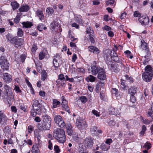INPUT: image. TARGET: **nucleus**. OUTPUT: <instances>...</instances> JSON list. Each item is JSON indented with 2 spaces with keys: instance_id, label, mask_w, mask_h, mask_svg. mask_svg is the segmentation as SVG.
<instances>
[{
  "instance_id": "obj_30",
  "label": "nucleus",
  "mask_w": 153,
  "mask_h": 153,
  "mask_svg": "<svg viewBox=\"0 0 153 153\" xmlns=\"http://www.w3.org/2000/svg\"><path fill=\"white\" fill-rule=\"evenodd\" d=\"M86 32L89 35V36H93L94 34V31L90 27L87 28Z\"/></svg>"
},
{
  "instance_id": "obj_52",
  "label": "nucleus",
  "mask_w": 153,
  "mask_h": 153,
  "mask_svg": "<svg viewBox=\"0 0 153 153\" xmlns=\"http://www.w3.org/2000/svg\"><path fill=\"white\" fill-rule=\"evenodd\" d=\"M110 52V55L111 58H112L113 57H116L117 56V53L114 51H111Z\"/></svg>"
},
{
  "instance_id": "obj_54",
  "label": "nucleus",
  "mask_w": 153,
  "mask_h": 153,
  "mask_svg": "<svg viewBox=\"0 0 153 153\" xmlns=\"http://www.w3.org/2000/svg\"><path fill=\"white\" fill-rule=\"evenodd\" d=\"M37 47L35 45H33L31 48V51L32 52L35 53L37 49Z\"/></svg>"
},
{
  "instance_id": "obj_22",
  "label": "nucleus",
  "mask_w": 153,
  "mask_h": 153,
  "mask_svg": "<svg viewBox=\"0 0 153 153\" xmlns=\"http://www.w3.org/2000/svg\"><path fill=\"white\" fill-rule=\"evenodd\" d=\"M136 89L135 86L131 87L128 90L129 93L131 95H134L136 93Z\"/></svg>"
},
{
  "instance_id": "obj_40",
  "label": "nucleus",
  "mask_w": 153,
  "mask_h": 153,
  "mask_svg": "<svg viewBox=\"0 0 153 153\" xmlns=\"http://www.w3.org/2000/svg\"><path fill=\"white\" fill-rule=\"evenodd\" d=\"M142 56H144V58L146 59L143 62V63L144 65H146L147 64L148 62L149 61V58L150 56H149L148 57H146V54H145L144 55H142Z\"/></svg>"
},
{
  "instance_id": "obj_20",
  "label": "nucleus",
  "mask_w": 153,
  "mask_h": 153,
  "mask_svg": "<svg viewBox=\"0 0 153 153\" xmlns=\"http://www.w3.org/2000/svg\"><path fill=\"white\" fill-rule=\"evenodd\" d=\"M29 7L27 5H25L21 7L19 10L20 12H27L29 10Z\"/></svg>"
},
{
  "instance_id": "obj_14",
  "label": "nucleus",
  "mask_w": 153,
  "mask_h": 153,
  "mask_svg": "<svg viewBox=\"0 0 153 153\" xmlns=\"http://www.w3.org/2000/svg\"><path fill=\"white\" fill-rule=\"evenodd\" d=\"M92 74L94 75H96L98 73H99V70L102 68H98L95 65H93L91 67Z\"/></svg>"
},
{
  "instance_id": "obj_37",
  "label": "nucleus",
  "mask_w": 153,
  "mask_h": 153,
  "mask_svg": "<svg viewBox=\"0 0 153 153\" xmlns=\"http://www.w3.org/2000/svg\"><path fill=\"white\" fill-rule=\"evenodd\" d=\"M47 75V73L45 71H42V79L43 81H44L46 78Z\"/></svg>"
},
{
  "instance_id": "obj_10",
  "label": "nucleus",
  "mask_w": 153,
  "mask_h": 153,
  "mask_svg": "<svg viewBox=\"0 0 153 153\" xmlns=\"http://www.w3.org/2000/svg\"><path fill=\"white\" fill-rule=\"evenodd\" d=\"M14 41H13V43L12 44H15V46L18 48L23 44L24 42V40L22 38H19L17 37H14Z\"/></svg>"
},
{
  "instance_id": "obj_8",
  "label": "nucleus",
  "mask_w": 153,
  "mask_h": 153,
  "mask_svg": "<svg viewBox=\"0 0 153 153\" xmlns=\"http://www.w3.org/2000/svg\"><path fill=\"white\" fill-rule=\"evenodd\" d=\"M76 126L79 129L85 128L87 127L86 122L80 120H77L76 122Z\"/></svg>"
},
{
  "instance_id": "obj_46",
  "label": "nucleus",
  "mask_w": 153,
  "mask_h": 153,
  "mask_svg": "<svg viewBox=\"0 0 153 153\" xmlns=\"http://www.w3.org/2000/svg\"><path fill=\"white\" fill-rule=\"evenodd\" d=\"M45 56V54L43 52H40L39 54V58L40 60H42L43 59Z\"/></svg>"
},
{
  "instance_id": "obj_45",
  "label": "nucleus",
  "mask_w": 153,
  "mask_h": 153,
  "mask_svg": "<svg viewBox=\"0 0 153 153\" xmlns=\"http://www.w3.org/2000/svg\"><path fill=\"white\" fill-rule=\"evenodd\" d=\"M80 99L81 101L84 103H85L87 100V99L86 97L84 96L80 97Z\"/></svg>"
},
{
  "instance_id": "obj_17",
  "label": "nucleus",
  "mask_w": 153,
  "mask_h": 153,
  "mask_svg": "<svg viewBox=\"0 0 153 153\" xmlns=\"http://www.w3.org/2000/svg\"><path fill=\"white\" fill-rule=\"evenodd\" d=\"M4 88L5 90L6 94L8 95L9 93V94L11 96H13V93L11 92V89L7 85L5 84L4 86Z\"/></svg>"
},
{
  "instance_id": "obj_34",
  "label": "nucleus",
  "mask_w": 153,
  "mask_h": 153,
  "mask_svg": "<svg viewBox=\"0 0 153 153\" xmlns=\"http://www.w3.org/2000/svg\"><path fill=\"white\" fill-rule=\"evenodd\" d=\"M11 128L8 126H6L3 130L5 133L10 134L11 133Z\"/></svg>"
},
{
  "instance_id": "obj_1",
  "label": "nucleus",
  "mask_w": 153,
  "mask_h": 153,
  "mask_svg": "<svg viewBox=\"0 0 153 153\" xmlns=\"http://www.w3.org/2000/svg\"><path fill=\"white\" fill-rule=\"evenodd\" d=\"M42 118V121L38 124V129L40 131L49 130L51 126V118L48 115L43 116Z\"/></svg>"
},
{
  "instance_id": "obj_32",
  "label": "nucleus",
  "mask_w": 153,
  "mask_h": 153,
  "mask_svg": "<svg viewBox=\"0 0 153 153\" xmlns=\"http://www.w3.org/2000/svg\"><path fill=\"white\" fill-rule=\"evenodd\" d=\"M46 11L49 15H52L54 12L53 9L50 7H48L46 10Z\"/></svg>"
},
{
  "instance_id": "obj_35",
  "label": "nucleus",
  "mask_w": 153,
  "mask_h": 153,
  "mask_svg": "<svg viewBox=\"0 0 153 153\" xmlns=\"http://www.w3.org/2000/svg\"><path fill=\"white\" fill-rule=\"evenodd\" d=\"M96 78V77L90 75L87 78V80H88L89 81L92 82L95 81Z\"/></svg>"
},
{
  "instance_id": "obj_23",
  "label": "nucleus",
  "mask_w": 153,
  "mask_h": 153,
  "mask_svg": "<svg viewBox=\"0 0 153 153\" xmlns=\"http://www.w3.org/2000/svg\"><path fill=\"white\" fill-rule=\"evenodd\" d=\"M36 15L39 17L40 20H42L43 19L44 15L42 11L40 10H37L36 11Z\"/></svg>"
},
{
  "instance_id": "obj_33",
  "label": "nucleus",
  "mask_w": 153,
  "mask_h": 153,
  "mask_svg": "<svg viewBox=\"0 0 153 153\" xmlns=\"http://www.w3.org/2000/svg\"><path fill=\"white\" fill-rule=\"evenodd\" d=\"M22 24L24 27L27 28L31 27L32 25L31 23L29 22H23Z\"/></svg>"
},
{
  "instance_id": "obj_41",
  "label": "nucleus",
  "mask_w": 153,
  "mask_h": 153,
  "mask_svg": "<svg viewBox=\"0 0 153 153\" xmlns=\"http://www.w3.org/2000/svg\"><path fill=\"white\" fill-rule=\"evenodd\" d=\"M124 53L130 59H132L133 57V56L131 55V52L128 50L124 52Z\"/></svg>"
},
{
  "instance_id": "obj_31",
  "label": "nucleus",
  "mask_w": 153,
  "mask_h": 153,
  "mask_svg": "<svg viewBox=\"0 0 153 153\" xmlns=\"http://www.w3.org/2000/svg\"><path fill=\"white\" fill-rule=\"evenodd\" d=\"M110 146H107L105 145L104 143H102L101 144L100 146V148L101 149L104 151H106L108 150Z\"/></svg>"
},
{
  "instance_id": "obj_49",
  "label": "nucleus",
  "mask_w": 153,
  "mask_h": 153,
  "mask_svg": "<svg viewBox=\"0 0 153 153\" xmlns=\"http://www.w3.org/2000/svg\"><path fill=\"white\" fill-rule=\"evenodd\" d=\"M31 115L33 117L36 116L37 114H38V112L34 109H32L31 111Z\"/></svg>"
},
{
  "instance_id": "obj_2",
  "label": "nucleus",
  "mask_w": 153,
  "mask_h": 153,
  "mask_svg": "<svg viewBox=\"0 0 153 153\" xmlns=\"http://www.w3.org/2000/svg\"><path fill=\"white\" fill-rule=\"evenodd\" d=\"M53 136L59 143H63L65 140V133L61 128H56L53 131Z\"/></svg>"
},
{
  "instance_id": "obj_38",
  "label": "nucleus",
  "mask_w": 153,
  "mask_h": 153,
  "mask_svg": "<svg viewBox=\"0 0 153 153\" xmlns=\"http://www.w3.org/2000/svg\"><path fill=\"white\" fill-rule=\"evenodd\" d=\"M114 0H108L106 2V4L107 6H114Z\"/></svg>"
},
{
  "instance_id": "obj_50",
  "label": "nucleus",
  "mask_w": 153,
  "mask_h": 153,
  "mask_svg": "<svg viewBox=\"0 0 153 153\" xmlns=\"http://www.w3.org/2000/svg\"><path fill=\"white\" fill-rule=\"evenodd\" d=\"M153 120L151 119L150 120L145 119L143 120V123L144 124H149Z\"/></svg>"
},
{
  "instance_id": "obj_62",
  "label": "nucleus",
  "mask_w": 153,
  "mask_h": 153,
  "mask_svg": "<svg viewBox=\"0 0 153 153\" xmlns=\"http://www.w3.org/2000/svg\"><path fill=\"white\" fill-rule=\"evenodd\" d=\"M77 59L76 55L75 53H74L72 58V61L74 62H75L76 59Z\"/></svg>"
},
{
  "instance_id": "obj_61",
  "label": "nucleus",
  "mask_w": 153,
  "mask_h": 153,
  "mask_svg": "<svg viewBox=\"0 0 153 153\" xmlns=\"http://www.w3.org/2000/svg\"><path fill=\"white\" fill-rule=\"evenodd\" d=\"M43 27V25L42 24H39L38 26V30L40 31H41L42 30V29Z\"/></svg>"
},
{
  "instance_id": "obj_56",
  "label": "nucleus",
  "mask_w": 153,
  "mask_h": 153,
  "mask_svg": "<svg viewBox=\"0 0 153 153\" xmlns=\"http://www.w3.org/2000/svg\"><path fill=\"white\" fill-rule=\"evenodd\" d=\"M140 13L137 11H135L134 13V17H139L140 16Z\"/></svg>"
},
{
  "instance_id": "obj_51",
  "label": "nucleus",
  "mask_w": 153,
  "mask_h": 153,
  "mask_svg": "<svg viewBox=\"0 0 153 153\" xmlns=\"http://www.w3.org/2000/svg\"><path fill=\"white\" fill-rule=\"evenodd\" d=\"M62 108L64 110L67 111L68 113H71V111L69 110V108L68 107V106L67 105L65 106L64 105V106H63Z\"/></svg>"
},
{
  "instance_id": "obj_27",
  "label": "nucleus",
  "mask_w": 153,
  "mask_h": 153,
  "mask_svg": "<svg viewBox=\"0 0 153 153\" xmlns=\"http://www.w3.org/2000/svg\"><path fill=\"white\" fill-rule=\"evenodd\" d=\"M145 72H147L149 74L153 72V69L150 65H147L145 68Z\"/></svg>"
},
{
  "instance_id": "obj_6",
  "label": "nucleus",
  "mask_w": 153,
  "mask_h": 153,
  "mask_svg": "<svg viewBox=\"0 0 153 153\" xmlns=\"http://www.w3.org/2000/svg\"><path fill=\"white\" fill-rule=\"evenodd\" d=\"M62 61L60 56L56 54L53 57V64L55 68H57L62 63Z\"/></svg>"
},
{
  "instance_id": "obj_15",
  "label": "nucleus",
  "mask_w": 153,
  "mask_h": 153,
  "mask_svg": "<svg viewBox=\"0 0 153 153\" xmlns=\"http://www.w3.org/2000/svg\"><path fill=\"white\" fill-rule=\"evenodd\" d=\"M140 22L142 25H147L148 24L149 19L148 17H144L140 18L139 19Z\"/></svg>"
},
{
  "instance_id": "obj_16",
  "label": "nucleus",
  "mask_w": 153,
  "mask_h": 153,
  "mask_svg": "<svg viewBox=\"0 0 153 153\" xmlns=\"http://www.w3.org/2000/svg\"><path fill=\"white\" fill-rule=\"evenodd\" d=\"M89 51L94 53L97 54L100 53V51L97 47L93 46H90L88 48Z\"/></svg>"
},
{
  "instance_id": "obj_28",
  "label": "nucleus",
  "mask_w": 153,
  "mask_h": 153,
  "mask_svg": "<svg viewBox=\"0 0 153 153\" xmlns=\"http://www.w3.org/2000/svg\"><path fill=\"white\" fill-rule=\"evenodd\" d=\"M76 21L80 24H83V22L82 17L79 15H78L76 18Z\"/></svg>"
},
{
  "instance_id": "obj_42",
  "label": "nucleus",
  "mask_w": 153,
  "mask_h": 153,
  "mask_svg": "<svg viewBox=\"0 0 153 153\" xmlns=\"http://www.w3.org/2000/svg\"><path fill=\"white\" fill-rule=\"evenodd\" d=\"M153 112V111L152 109L149 110L147 114V116L150 117L151 118V119L152 120H153V116L152 115Z\"/></svg>"
},
{
  "instance_id": "obj_64",
  "label": "nucleus",
  "mask_w": 153,
  "mask_h": 153,
  "mask_svg": "<svg viewBox=\"0 0 153 153\" xmlns=\"http://www.w3.org/2000/svg\"><path fill=\"white\" fill-rule=\"evenodd\" d=\"M11 109L12 112H13L14 113H16L17 112V109L16 107L14 106H12L11 107Z\"/></svg>"
},
{
  "instance_id": "obj_21",
  "label": "nucleus",
  "mask_w": 153,
  "mask_h": 153,
  "mask_svg": "<svg viewBox=\"0 0 153 153\" xmlns=\"http://www.w3.org/2000/svg\"><path fill=\"white\" fill-rule=\"evenodd\" d=\"M72 127L70 124H68L67 128V133L69 135L71 136L72 135L73 130Z\"/></svg>"
},
{
  "instance_id": "obj_13",
  "label": "nucleus",
  "mask_w": 153,
  "mask_h": 153,
  "mask_svg": "<svg viewBox=\"0 0 153 153\" xmlns=\"http://www.w3.org/2000/svg\"><path fill=\"white\" fill-rule=\"evenodd\" d=\"M3 79L4 82L6 83L10 82L12 80L11 76L7 73L3 74Z\"/></svg>"
},
{
  "instance_id": "obj_11",
  "label": "nucleus",
  "mask_w": 153,
  "mask_h": 153,
  "mask_svg": "<svg viewBox=\"0 0 153 153\" xmlns=\"http://www.w3.org/2000/svg\"><path fill=\"white\" fill-rule=\"evenodd\" d=\"M93 139L90 137H86L85 139L84 144L85 147L88 148L92 146L93 144Z\"/></svg>"
},
{
  "instance_id": "obj_39",
  "label": "nucleus",
  "mask_w": 153,
  "mask_h": 153,
  "mask_svg": "<svg viewBox=\"0 0 153 153\" xmlns=\"http://www.w3.org/2000/svg\"><path fill=\"white\" fill-rule=\"evenodd\" d=\"M6 38L8 41L11 44L13 43V41H14V37L11 38L9 34H8L6 36Z\"/></svg>"
},
{
  "instance_id": "obj_3",
  "label": "nucleus",
  "mask_w": 153,
  "mask_h": 153,
  "mask_svg": "<svg viewBox=\"0 0 153 153\" xmlns=\"http://www.w3.org/2000/svg\"><path fill=\"white\" fill-rule=\"evenodd\" d=\"M142 44L141 47L142 49V51L140 53L141 55H144L146 54V57H148L150 55V53L149 52V48L147 44L144 42V40L141 41Z\"/></svg>"
},
{
  "instance_id": "obj_29",
  "label": "nucleus",
  "mask_w": 153,
  "mask_h": 153,
  "mask_svg": "<svg viewBox=\"0 0 153 153\" xmlns=\"http://www.w3.org/2000/svg\"><path fill=\"white\" fill-rule=\"evenodd\" d=\"M58 23L56 22H53L50 25V27L51 29H54L58 27Z\"/></svg>"
},
{
  "instance_id": "obj_44",
  "label": "nucleus",
  "mask_w": 153,
  "mask_h": 153,
  "mask_svg": "<svg viewBox=\"0 0 153 153\" xmlns=\"http://www.w3.org/2000/svg\"><path fill=\"white\" fill-rule=\"evenodd\" d=\"M20 15H19V14L18 13V15L16 16L15 18L14 19V22L16 23L17 24L19 22L20 19Z\"/></svg>"
},
{
  "instance_id": "obj_60",
  "label": "nucleus",
  "mask_w": 153,
  "mask_h": 153,
  "mask_svg": "<svg viewBox=\"0 0 153 153\" xmlns=\"http://www.w3.org/2000/svg\"><path fill=\"white\" fill-rule=\"evenodd\" d=\"M54 150L56 153H58L60 152V149L58 146L56 145L54 146Z\"/></svg>"
},
{
  "instance_id": "obj_24",
  "label": "nucleus",
  "mask_w": 153,
  "mask_h": 153,
  "mask_svg": "<svg viewBox=\"0 0 153 153\" xmlns=\"http://www.w3.org/2000/svg\"><path fill=\"white\" fill-rule=\"evenodd\" d=\"M111 70L115 72H117L119 71V69L118 68V66L117 65L112 64L111 65Z\"/></svg>"
},
{
  "instance_id": "obj_9",
  "label": "nucleus",
  "mask_w": 153,
  "mask_h": 153,
  "mask_svg": "<svg viewBox=\"0 0 153 153\" xmlns=\"http://www.w3.org/2000/svg\"><path fill=\"white\" fill-rule=\"evenodd\" d=\"M153 76V72L149 74L147 72H144L142 74L143 79L147 82H150L152 79Z\"/></svg>"
},
{
  "instance_id": "obj_4",
  "label": "nucleus",
  "mask_w": 153,
  "mask_h": 153,
  "mask_svg": "<svg viewBox=\"0 0 153 153\" xmlns=\"http://www.w3.org/2000/svg\"><path fill=\"white\" fill-rule=\"evenodd\" d=\"M0 65L2 69L4 70H7L9 68V63L7 59L3 56L0 58Z\"/></svg>"
},
{
  "instance_id": "obj_18",
  "label": "nucleus",
  "mask_w": 153,
  "mask_h": 153,
  "mask_svg": "<svg viewBox=\"0 0 153 153\" xmlns=\"http://www.w3.org/2000/svg\"><path fill=\"white\" fill-rule=\"evenodd\" d=\"M109 111L110 114H111L117 115L120 114L118 110L112 107L110 108L109 109Z\"/></svg>"
},
{
  "instance_id": "obj_5",
  "label": "nucleus",
  "mask_w": 153,
  "mask_h": 153,
  "mask_svg": "<svg viewBox=\"0 0 153 153\" xmlns=\"http://www.w3.org/2000/svg\"><path fill=\"white\" fill-rule=\"evenodd\" d=\"M54 120L55 122L61 128H63L65 126V123L62 121V118L60 115L54 116Z\"/></svg>"
},
{
  "instance_id": "obj_53",
  "label": "nucleus",
  "mask_w": 153,
  "mask_h": 153,
  "mask_svg": "<svg viewBox=\"0 0 153 153\" xmlns=\"http://www.w3.org/2000/svg\"><path fill=\"white\" fill-rule=\"evenodd\" d=\"M111 91L113 94H114L115 96L117 95L118 94V91L116 88H113Z\"/></svg>"
},
{
  "instance_id": "obj_48",
  "label": "nucleus",
  "mask_w": 153,
  "mask_h": 153,
  "mask_svg": "<svg viewBox=\"0 0 153 153\" xmlns=\"http://www.w3.org/2000/svg\"><path fill=\"white\" fill-rule=\"evenodd\" d=\"M58 79H59L62 81H64L65 79V78L64 77V75L63 74H61L59 75L58 76Z\"/></svg>"
},
{
  "instance_id": "obj_59",
  "label": "nucleus",
  "mask_w": 153,
  "mask_h": 153,
  "mask_svg": "<svg viewBox=\"0 0 153 153\" xmlns=\"http://www.w3.org/2000/svg\"><path fill=\"white\" fill-rule=\"evenodd\" d=\"M112 59L114 61L116 62H119V58L117 56L116 57H113L112 58Z\"/></svg>"
},
{
  "instance_id": "obj_12",
  "label": "nucleus",
  "mask_w": 153,
  "mask_h": 153,
  "mask_svg": "<svg viewBox=\"0 0 153 153\" xmlns=\"http://www.w3.org/2000/svg\"><path fill=\"white\" fill-rule=\"evenodd\" d=\"M97 78L100 80H105L106 79L105 72L103 69H100L98 74Z\"/></svg>"
},
{
  "instance_id": "obj_43",
  "label": "nucleus",
  "mask_w": 153,
  "mask_h": 153,
  "mask_svg": "<svg viewBox=\"0 0 153 153\" xmlns=\"http://www.w3.org/2000/svg\"><path fill=\"white\" fill-rule=\"evenodd\" d=\"M23 34V32L22 29L19 28L18 29L17 35L19 36L22 37Z\"/></svg>"
},
{
  "instance_id": "obj_36",
  "label": "nucleus",
  "mask_w": 153,
  "mask_h": 153,
  "mask_svg": "<svg viewBox=\"0 0 153 153\" xmlns=\"http://www.w3.org/2000/svg\"><path fill=\"white\" fill-rule=\"evenodd\" d=\"M25 80L27 85L30 88V90L31 91L32 94H33L34 90L32 87L31 84L27 79H26Z\"/></svg>"
},
{
  "instance_id": "obj_47",
  "label": "nucleus",
  "mask_w": 153,
  "mask_h": 153,
  "mask_svg": "<svg viewBox=\"0 0 153 153\" xmlns=\"http://www.w3.org/2000/svg\"><path fill=\"white\" fill-rule=\"evenodd\" d=\"M146 128L145 125H143L142 126V130L140 133L141 134L143 135L144 134L146 131Z\"/></svg>"
},
{
  "instance_id": "obj_26",
  "label": "nucleus",
  "mask_w": 153,
  "mask_h": 153,
  "mask_svg": "<svg viewBox=\"0 0 153 153\" xmlns=\"http://www.w3.org/2000/svg\"><path fill=\"white\" fill-rule=\"evenodd\" d=\"M11 5L13 7V9L14 10L17 9L19 7V4L16 1L12 2Z\"/></svg>"
},
{
  "instance_id": "obj_55",
  "label": "nucleus",
  "mask_w": 153,
  "mask_h": 153,
  "mask_svg": "<svg viewBox=\"0 0 153 153\" xmlns=\"http://www.w3.org/2000/svg\"><path fill=\"white\" fill-rule=\"evenodd\" d=\"M125 77L126 79L127 80H128L129 82H133V78L131 77H129L127 75H125Z\"/></svg>"
},
{
  "instance_id": "obj_7",
  "label": "nucleus",
  "mask_w": 153,
  "mask_h": 153,
  "mask_svg": "<svg viewBox=\"0 0 153 153\" xmlns=\"http://www.w3.org/2000/svg\"><path fill=\"white\" fill-rule=\"evenodd\" d=\"M32 107L33 109L37 112L38 114L41 113V105L38 100L36 99L33 100Z\"/></svg>"
},
{
  "instance_id": "obj_63",
  "label": "nucleus",
  "mask_w": 153,
  "mask_h": 153,
  "mask_svg": "<svg viewBox=\"0 0 153 153\" xmlns=\"http://www.w3.org/2000/svg\"><path fill=\"white\" fill-rule=\"evenodd\" d=\"M103 29L107 31H110L111 30V27L107 25L103 27Z\"/></svg>"
},
{
  "instance_id": "obj_57",
  "label": "nucleus",
  "mask_w": 153,
  "mask_h": 153,
  "mask_svg": "<svg viewBox=\"0 0 153 153\" xmlns=\"http://www.w3.org/2000/svg\"><path fill=\"white\" fill-rule=\"evenodd\" d=\"M92 113L97 117H99L100 116L99 113L96 110H93L92 111Z\"/></svg>"
},
{
  "instance_id": "obj_58",
  "label": "nucleus",
  "mask_w": 153,
  "mask_h": 153,
  "mask_svg": "<svg viewBox=\"0 0 153 153\" xmlns=\"http://www.w3.org/2000/svg\"><path fill=\"white\" fill-rule=\"evenodd\" d=\"M130 101L132 103L135 102L136 100L134 95H131V96L130 97Z\"/></svg>"
},
{
  "instance_id": "obj_25",
  "label": "nucleus",
  "mask_w": 153,
  "mask_h": 153,
  "mask_svg": "<svg viewBox=\"0 0 153 153\" xmlns=\"http://www.w3.org/2000/svg\"><path fill=\"white\" fill-rule=\"evenodd\" d=\"M32 152V153H39L40 151L37 145L33 146Z\"/></svg>"
},
{
  "instance_id": "obj_19",
  "label": "nucleus",
  "mask_w": 153,
  "mask_h": 153,
  "mask_svg": "<svg viewBox=\"0 0 153 153\" xmlns=\"http://www.w3.org/2000/svg\"><path fill=\"white\" fill-rule=\"evenodd\" d=\"M52 104L53 108H56L59 106L60 104V102L57 100L54 99L53 100Z\"/></svg>"
}]
</instances>
